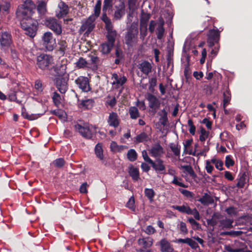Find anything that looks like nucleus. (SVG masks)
I'll use <instances>...</instances> for the list:
<instances>
[{
	"instance_id": "obj_39",
	"label": "nucleus",
	"mask_w": 252,
	"mask_h": 252,
	"mask_svg": "<svg viewBox=\"0 0 252 252\" xmlns=\"http://www.w3.org/2000/svg\"><path fill=\"white\" fill-rule=\"evenodd\" d=\"M145 196L152 202L156 195V192L153 189L145 188L144 189Z\"/></svg>"
},
{
	"instance_id": "obj_56",
	"label": "nucleus",
	"mask_w": 252,
	"mask_h": 252,
	"mask_svg": "<svg viewBox=\"0 0 252 252\" xmlns=\"http://www.w3.org/2000/svg\"><path fill=\"white\" fill-rule=\"evenodd\" d=\"M17 94L16 92H13L9 94L8 98L11 101H15L18 104H21L22 101L17 98Z\"/></svg>"
},
{
	"instance_id": "obj_20",
	"label": "nucleus",
	"mask_w": 252,
	"mask_h": 252,
	"mask_svg": "<svg viewBox=\"0 0 252 252\" xmlns=\"http://www.w3.org/2000/svg\"><path fill=\"white\" fill-rule=\"evenodd\" d=\"M159 244L161 252H172L174 251L171 244L165 238L162 239L159 242Z\"/></svg>"
},
{
	"instance_id": "obj_7",
	"label": "nucleus",
	"mask_w": 252,
	"mask_h": 252,
	"mask_svg": "<svg viewBox=\"0 0 252 252\" xmlns=\"http://www.w3.org/2000/svg\"><path fill=\"white\" fill-rule=\"evenodd\" d=\"M43 45L47 50L52 51L54 50L56 44V39L50 32H46L42 37Z\"/></svg>"
},
{
	"instance_id": "obj_64",
	"label": "nucleus",
	"mask_w": 252,
	"mask_h": 252,
	"mask_svg": "<svg viewBox=\"0 0 252 252\" xmlns=\"http://www.w3.org/2000/svg\"><path fill=\"white\" fill-rule=\"evenodd\" d=\"M156 230L155 229V228L151 225H148L146 227L145 230V232L148 235L153 234L155 233H156Z\"/></svg>"
},
{
	"instance_id": "obj_5",
	"label": "nucleus",
	"mask_w": 252,
	"mask_h": 252,
	"mask_svg": "<svg viewBox=\"0 0 252 252\" xmlns=\"http://www.w3.org/2000/svg\"><path fill=\"white\" fill-rule=\"evenodd\" d=\"M52 62V57L47 54H40L37 57L36 64L42 70L48 69Z\"/></svg>"
},
{
	"instance_id": "obj_23",
	"label": "nucleus",
	"mask_w": 252,
	"mask_h": 252,
	"mask_svg": "<svg viewBox=\"0 0 252 252\" xmlns=\"http://www.w3.org/2000/svg\"><path fill=\"white\" fill-rule=\"evenodd\" d=\"M60 8L59 13L57 14L59 18H62L65 16L69 12L68 6L63 1H61L58 5Z\"/></svg>"
},
{
	"instance_id": "obj_19",
	"label": "nucleus",
	"mask_w": 252,
	"mask_h": 252,
	"mask_svg": "<svg viewBox=\"0 0 252 252\" xmlns=\"http://www.w3.org/2000/svg\"><path fill=\"white\" fill-rule=\"evenodd\" d=\"M63 60L61 63L57 64L54 67V71L59 77H62L66 73V64Z\"/></svg>"
},
{
	"instance_id": "obj_2",
	"label": "nucleus",
	"mask_w": 252,
	"mask_h": 252,
	"mask_svg": "<svg viewBox=\"0 0 252 252\" xmlns=\"http://www.w3.org/2000/svg\"><path fill=\"white\" fill-rule=\"evenodd\" d=\"M138 28L137 23H132L125 36V44L129 47L135 46L138 41Z\"/></svg>"
},
{
	"instance_id": "obj_16",
	"label": "nucleus",
	"mask_w": 252,
	"mask_h": 252,
	"mask_svg": "<svg viewBox=\"0 0 252 252\" xmlns=\"http://www.w3.org/2000/svg\"><path fill=\"white\" fill-rule=\"evenodd\" d=\"M151 165L157 173H165V166L163 164V161L160 158L157 159L155 162L153 161Z\"/></svg>"
},
{
	"instance_id": "obj_58",
	"label": "nucleus",
	"mask_w": 252,
	"mask_h": 252,
	"mask_svg": "<svg viewBox=\"0 0 252 252\" xmlns=\"http://www.w3.org/2000/svg\"><path fill=\"white\" fill-rule=\"evenodd\" d=\"M140 38L143 40L147 34V26H140Z\"/></svg>"
},
{
	"instance_id": "obj_62",
	"label": "nucleus",
	"mask_w": 252,
	"mask_h": 252,
	"mask_svg": "<svg viewBox=\"0 0 252 252\" xmlns=\"http://www.w3.org/2000/svg\"><path fill=\"white\" fill-rule=\"evenodd\" d=\"M234 164V160L230 156H227L225 158V165L227 167L233 166Z\"/></svg>"
},
{
	"instance_id": "obj_49",
	"label": "nucleus",
	"mask_w": 252,
	"mask_h": 252,
	"mask_svg": "<svg viewBox=\"0 0 252 252\" xmlns=\"http://www.w3.org/2000/svg\"><path fill=\"white\" fill-rule=\"evenodd\" d=\"M64 159L62 158H57L52 162V164H53L55 167L58 168H62L64 166Z\"/></svg>"
},
{
	"instance_id": "obj_35",
	"label": "nucleus",
	"mask_w": 252,
	"mask_h": 252,
	"mask_svg": "<svg viewBox=\"0 0 252 252\" xmlns=\"http://www.w3.org/2000/svg\"><path fill=\"white\" fill-rule=\"evenodd\" d=\"M58 52L61 56H63L67 47V42L65 40H60L58 42Z\"/></svg>"
},
{
	"instance_id": "obj_41",
	"label": "nucleus",
	"mask_w": 252,
	"mask_h": 252,
	"mask_svg": "<svg viewBox=\"0 0 252 252\" xmlns=\"http://www.w3.org/2000/svg\"><path fill=\"white\" fill-rule=\"evenodd\" d=\"M181 168L184 169L186 172L188 173L189 175L194 180L197 178V175L195 173L193 169L190 165H181Z\"/></svg>"
},
{
	"instance_id": "obj_9",
	"label": "nucleus",
	"mask_w": 252,
	"mask_h": 252,
	"mask_svg": "<svg viewBox=\"0 0 252 252\" xmlns=\"http://www.w3.org/2000/svg\"><path fill=\"white\" fill-rule=\"evenodd\" d=\"M95 27L94 21L92 18L89 17L82 24L80 28L79 32L80 34L84 33L85 36H88Z\"/></svg>"
},
{
	"instance_id": "obj_50",
	"label": "nucleus",
	"mask_w": 252,
	"mask_h": 252,
	"mask_svg": "<svg viewBox=\"0 0 252 252\" xmlns=\"http://www.w3.org/2000/svg\"><path fill=\"white\" fill-rule=\"evenodd\" d=\"M123 145H118L116 142L112 141L111 143L110 148L111 149V151L113 152H115L116 151L120 152L123 150Z\"/></svg>"
},
{
	"instance_id": "obj_12",
	"label": "nucleus",
	"mask_w": 252,
	"mask_h": 252,
	"mask_svg": "<svg viewBox=\"0 0 252 252\" xmlns=\"http://www.w3.org/2000/svg\"><path fill=\"white\" fill-rule=\"evenodd\" d=\"M55 84L58 90L64 94L68 90L67 80L64 77H58L55 79Z\"/></svg>"
},
{
	"instance_id": "obj_4",
	"label": "nucleus",
	"mask_w": 252,
	"mask_h": 252,
	"mask_svg": "<svg viewBox=\"0 0 252 252\" xmlns=\"http://www.w3.org/2000/svg\"><path fill=\"white\" fill-rule=\"evenodd\" d=\"M43 24L53 31L57 35L62 33V30L58 20L54 17H47L43 21Z\"/></svg>"
},
{
	"instance_id": "obj_29",
	"label": "nucleus",
	"mask_w": 252,
	"mask_h": 252,
	"mask_svg": "<svg viewBox=\"0 0 252 252\" xmlns=\"http://www.w3.org/2000/svg\"><path fill=\"white\" fill-rule=\"evenodd\" d=\"M171 207L182 213H185L188 215L191 214V209L187 205H183L182 206L173 205Z\"/></svg>"
},
{
	"instance_id": "obj_11",
	"label": "nucleus",
	"mask_w": 252,
	"mask_h": 252,
	"mask_svg": "<svg viewBox=\"0 0 252 252\" xmlns=\"http://www.w3.org/2000/svg\"><path fill=\"white\" fill-rule=\"evenodd\" d=\"M75 84L82 92L87 93L91 90L89 79L84 76H79L75 80Z\"/></svg>"
},
{
	"instance_id": "obj_18",
	"label": "nucleus",
	"mask_w": 252,
	"mask_h": 252,
	"mask_svg": "<svg viewBox=\"0 0 252 252\" xmlns=\"http://www.w3.org/2000/svg\"><path fill=\"white\" fill-rule=\"evenodd\" d=\"M107 123L109 126H113L115 128L117 127L119 124L120 121L118 114L116 112H112L109 114Z\"/></svg>"
},
{
	"instance_id": "obj_40",
	"label": "nucleus",
	"mask_w": 252,
	"mask_h": 252,
	"mask_svg": "<svg viewBox=\"0 0 252 252\" xmlns=\"http://www.w3.org/2000/svg\"><path fill=\"white\" fill-rule=\"evenodd\" d=\"M169 147L171 151L173 153V154L176 156L179 157L180 156V149L181 146L178 144H175L174 143H171L169 144Z\"/></svg>"
},
{
	"instance_id": "obj_13",
	"label": "nucleus",
	"mask_w": 252,
	"mask_h": 252,
	"mask_svg": "<svg viewBox=\"0 0 252 252\" xmlns=\"http://www.w3.org/2000/svg\"><path fill=\"white\" fill-rule=\"evenodd\" d=\"M146 98L149 101V107L155 113L160 106V103L158 99L155 95L150 93L147 94Z\"/></svg>"
},
{
	"instance_id": "obj_24",
	"label": "nucleus",
	"mask_w": 252,
	"mask_h": 252,
	"mask_svg": "<svg viewBox=\"0 0 252 252\" xmlns=\"http://www.w3.org/2000/svg\"><path fill=\"white\" fill-rule=\"evenodd\" d=\"M94 102V101L93 99L82 100L81 102L78 103V106L80 109H90L93 107Z\"/></svg>"
},
{
	"instance_id": "obj_32",
	"label": "nucleus",
	"mask_w": 252,
	"mask_h": 252,
	"mask_svg": "<svg viewBox=\"0 0 252 252\" xmlns=\"http://www.w3.org/2000/svg\"><path fill=\"white\" fill-rule=\"evenodd\" d=\"M128 173L132 180L137 181L139 179V172L138 168L131 166L129 168Z\"/></svg>"
},
{
	"instance_id": "obj_31",
	"label": "nucleus",
	"mask_w": 252,
	"mask_h": 252,
	"mask_svg": "<svg viewBox=\"0 0 252 252\" xmlns=\"http://www.w3.org/2000/svg\"><path fill=\"white\" fill-rule=\"evenodd\" d=\"M151 18V14L142 10L140 18V26H147L148 22Z\"/></svg>"
},
{
	"instance_id": "obj_63",
	"label": "nucleus",
	"mask_w": 252,
	"mask_h": 252,
	"mask_svg": "<svg viewBox=\"0 0 252 252\" xmlns=\"http://www.w3.org/2000/svg\"><path fill=\"white\" fill-rule=\"evenodd\" d=\"M142 156L144 160L149 164H151L153 160H152L148 156L147 152L146 150H143L142 152Z\"/></svg>"
},
{
	"instance_id": "obj_34",
	"label": "nucleus",
	"mask_w": 252,
	"mask_h": 252,
	"mask_svg": "<svg viewBox=\"0 0 252 252\" xmlns=\"http://www.w3.org/2000/svg\"><path fill=\"white\" fill-rule=\"evenodd\" d=\"M114 45H111L109 43L105 42L100 45L101 52L104 55H107L111 52Z\"/></svg>"
},
{
	"instance_id": "obj_27",
	"label": "nucleus",
	"mask_w": 252,
	"mask_h": 252,
	"mask_svg": "<svg viewBox=\"0 0 252 252\" xmlns=\"http://www.w3.org/2000/svg\"><path fill=\"white\" fill-rule=\"evenodd\" d=\"M138 244L142 245L143 248L146 249L151 247L153 243V239L151 237H146L138 239Z\"/></svg>"
},
{
	"instance_id": "obj_3",
	"label": "nucleus",
	"mask_w": 252,
	"mask_h": 252,
	"mask_svg": "<svg viewBox=\"0 0 252 252\" xmlns=\"http://www.w3.org/2000/svg\"><path fill=\"white\" fill-rule=\"evenodd\" d=\"M214 28L209 30L207 34V43L209 47L218 45L220 40V31L215 26Z\"/></svg>"
},
{
	"instance_id": "obj_48",
	"label": "nucleus",
	"mask_w": 252,
	"mask_h": 252,
	"mask_svg": "<svg viewBox=\"0 0 252 252\" xmlns=\"http://www.w3.org/2000/svg\"><path fill=\"white\" fill-rule=\"evenodd\" d=\"M90 61L91 62V64L93 65V67L97 69L98 68V66L99 64L100 60L99 58L96 56L94 55H90Z\"/></svg>"
},
{
	"instance_id": "obj_33",
	"label": "nucleus",
	"mask_w": 252,
	"mask_h": 252,
	"mask_svg": "<svg viewBox=\"0 0 252 252\" xmlns=\"http://www.w3.org/2000/svg\"><path fill=\"white\" fill-rule=\"evenodd\" d=\"M21 115L23 118L29 121L34 120L37 118V116L36 114H28L24 106H23L21 108Z\"/></svg>"
},
{
	"instance_id": "obj_1",
	"label": "nucleus",
	"mask_w": 252,
	"mask_h": 252,
	"mask_svg": "<svg viewBox=\"0 0 252 252\" xmlns=\"http://www.w3.org/2000/svg\"><path fill=\"white\" fill-rule=\"evenodd\" d=\"M35 5L32 0H26L19 5L16 11V17L24 33L33 38L37 33L38 24L32 17L34 13Z\"/></svg>"
},
{
	"instance_id": "obj_37",
	"label": "nucleus",
	"mask_w": 252,
	"mask_h": 252,
	"mask_svg": "<svg viewBox=\"0 0 252 252\" xmlns=\"http://www.w3.org/2000/svg\"><path fill=\"white\" fill-rule=\"evenodd\" d=\"M94 152L96 156L100 160L103 159V151L102 149V145L100 143H98L95 146Z\"/></svg>"
},
{
	"instance_id": "obj_52",
	"label": "nucleus",
	"mask_w": 252,
	"mask_h": 252,
	"mask_svg": "<svg viewBox=\"0 0 252 252\" xmlns=\"http://www.w3.org/2000/svg\"><path fill=\"white\" fill-rule=\"evenodd\" d=\"M188 221L192 225L194 229L199 230L201 228L200 224L198 222H197L193 218L191 217L189 218L188 219Z\"/></svg>"
},
{
	"instance_id": "obj_25",
	"label": "nucleus",
	"mask_w": 252,
	"mask_h": 252,
	"mask_svg": "<svg viewBox=\"0 0 252 252\" xmlns=\"http://www.w3.org/2000/svg\"><path fill=\"white\" fill-rule=\"evenodd\" d=\"M164 22L162 18L159 19V23L157 28V37L158 39H161L163 36L165 29L164 28Z\"/></svg>"
},
{
	"instance_id": "obj_8",
	"label": "nucleus",
	"mask_w": 252,
	"mask_h": 252,
	"mask_svg": "<svg viewBox=\"0 0 252 252\" xmlns=\"http://www.w3.org/2000/svg\"><path fill=\"white\" fill-rule=\"evenodd\" d=\"M13 43L12 36L10 32L2 31L0 33V46L1 49L9 48Z\"/></svg>"
},
{
	"instance_id": "obj_43",
	"label": "nucleus",
	"mask_w": 252,
	"mask_h": 252,
	"mask_svg": "<svg viewBox=\"0 0 252 252\" xmlns=\"http://www.w3.org/2000/svg\"><path fill=\"white\" fill-rule=\"evenodd\" d=\"M130 117L132 119L135 120L140 116L138 109L135 106L130 107L129 109Z\"/></svg>"
},
{
	"instance_id": "obj_10",
	"label": "nucleus",
	"mask_w": 252,
	"mask_h": 252,
	"mask_svg": "<svg viewBox=\"0 0 252 252\" xmlns=\"http://www.w3.org/2000/svg\"><path fill=\"white\" fill-rule=\"evenodd\" d=\"M92 127V126H82L79 124H77L74 126L75 130L79 132L82 137L87 139H91L93 137V133L91 129Z\"/></svg>"
},
{
	"instance_id": "obj_15",
	"label": "nucleus",
	"mask_w": 252,
	"mask_h": 252,
	"mask_svg": "<svg viewBox=\"0 0 252 252\" xmlns=\"http://www.w3.org/2000/svg\"><path fill=\"white\" fill-rule=\"evenodd\" d=\"M113 7V0H104L102 6V14L101 19L102 21L111 20L107 16V11H112Z\"/></svg>"
},
{
	"instance_id": "obj_59",
	"label": "nucleus",
	"mask_w": 252,
	"mask_h": 252,
	"mask_svg": "<svg viewBox=\"0 0 252 252\" xmlns=\"http://www.w3.org/2000/svg\"><path fill=\"white\" fill-rule=\"evenodd\" d=\"M135 200L133 196L129 198L128 201L126 203V206L131 210L134 209Z\"/></svg>"
},
{
	"instance_id": "obj_38",
	"label": "nucleus",
	"mask_w": 252,
	"mask_h": 252,
	"mask_svg": "<svg viewBox=\"0 0 252 252\" xmlns=\"http://www.w3.org/2000/svg\"><path fill=\"white\" fill-rule=\"evenodd\" d=\"M137 1V0H128V16H131L136 10Z\"/></svg>"
},
{
	"instance_id": "obj_54",
	"label": "nucleus",
	"mask_w": 252,
	"mask_h": 252,
	"mask_svg": "<svg viewBox=\"0 0 252 252\" xmlns=\"http://www.w3.org/2000/svg\"><path fill=\"white\" fill-rule=\"evenodd\" d=\"M87 62L85 59L82 57H80L78 61L76 62V66L79 68H83L85 67L87 65Z\"/></svg>"
},
{
	"instance_id": "obj_26",
	"label": "nucleus",
	"mask_w": 252,
	"mask_h": 252,
	"mask_svg": "<svg viewBox=\"0 0 252 252\" xmlns=\"http://www.w3.org/2000/svg\"><path fill=\"white\" fill-rule=\"evenodd\" d=\"M37 10L40 17L44 16L47 12L46 2L43 0L39 1L37 6Z\"/></svg>"
},
{
	"instance_id": "obj_53",
	"label": "nucleus",
	"mask_w": 252,
	"mask_h": 252,
	"mask_svg": "<svg viewBox=\"0 0 252 252\" xmlns=\"http://www.w3.org/2000/svg\"><path fill=\"white\" fill-rule=\"evenodd\" d=\"M157 80L156 77H152L149 80V90L150 92H153L154 88L157 86Z\"/></svg>"
},
{
	"instance_id": "obj_47",
	"label": "nucleus",
	"mask_w": 252,
	"mask_h": 252,
	"mask_svg": "<svg viewBox=\"0 0 252 252\" xmlns=\"http://www.w3.org/2000/svg\"><path fill=\"white\" fill-rule=\"evenodd\" d=\"M52 98L54 105L58 107H59L61 103V96L60 94L56 92H54Z\"/></svg>"
},
{
	"instance_id": "obj_14",
	"label": "nucleus",
	"mask_w": 252,
	"mask_h": 252,
	"mask_svg": "<svg viewBox=\"0 0 252 252\" xmlns=\"http://www.w3.org/2000/svg\"><path fill=\"white\" fill-rule=\"evenodd\" d=\"M116 10L114 13V18L116 20H120L125 14L126 7L123 1L120 0L118 5L115 6Z\"/></svg>"
},
{
	"instance_id": "obj_46",
	"label": "nucleus",
	"mask_w": 252,
	"mask_h": 252,
	"mask_svg": "<svg viewBox=\"0 0 252 252\" xmlns=\"http://www.w3.org/2000/svg\"><path fill=\"white\" fill-rule=\"evenodd\" d=\"M127 159L131 162L135 161L137 158V154L134 149L129 150L127 153Z\"/></svg>"
},
{
	"instance_id": "obj_36",
	"label": "nucleus",
	"mask_w": 252,
	"mask_h": 252,
	"mask_svg": "<svg viewBox=\"0 0 252 252\" xmlns=\"http://www.w3.org/2000/svg\"><path fill=\"white\" fill-rule=\"evenodd\" d=\"M233 220H232L225 219H223L220 221V226L223 229H230L233 227L232 223Z\"/></svg>"
},
{
	"instance_id": "obj_55",
	"label": "nucleus",
	"mask_w": 252,
	"mask_h": 252,
	"mask_svg": "<svg viewBox=\"0 0 252 252\" xmlns=\"http://www.w3.org/2000/svg\"><path fill=\"white\" fill-rule=\"evenodd\" d=\"M101 1L100 0H97L94 7V14L95 16L98 17L100 13Z\"/></svg>"
},
{
	"instance_id": "obj_17",
	"label": "nucleus",
	"mask_w": 252,
	"mask_h": 252,
	"mask_svg": "<svg viewBox=\"0 0 252 252\" xmlns=\"http://www.w3.org/2000/svg\"><path fill=\"white\" fill-rule=\"evenodd\" d=\"M149 152L152 157H160L163 153V149L159 143H158L152 146Z\"/></svg>"
},
{
	"instance_id": "obj_22",
	"label": "nucleus",
	"mask_w": 252,
	"mask_h": 252,
	"mask_svg": "<svg viewBox=\"0 0 252 252\" xmlns=\"http://www.w3.org/2000/svg\"><path fill=\"white\" fill-rule=\"evenodd\" d=\"M138 68L146 75H148L152 71L151 64L147 61H144L138 65Z\"/></svg>"
},
{
	"instance_id": "obj_6",
	"label": "nucleus",
	"mask_w": 252,
	"mask_h": 252,
	"mask_svg": "<svg viewBox=\"0 0 252 252\" xmlns=\"http://www.w3.org/2000/svg\"><path fill=\"white\" fill-rule=\"evenodd\" d=\"M103 22L105 23V28L107 31V42L111 44V45L114 46L117 32L115 30H113V25L111 20H103Z\"/></svg>"
},
{
	"instance_id": "obj_45",
	"label": "nucleus",
	"mask_w": 252,
	"mask_h": 252,
	"mask_svg": "<svg viewBox=\"0 0 252 252\" xmlns=\"http://www.w3.org/2000/svg\"><path fill=\"white\" fill-rule=\"evenodd\" d=\"M148 136L147 134L145 132H142L139 134H138L135 137L134 142H135L137 143H142L145 141H147L148 140Z\"/></svg>"
},
{
	"instance_id": "obj_21",
	"label": "nucleus",
	"mask_w": 252,
	"mask_h": 252,
	"mask_svg": "<svg viewBox=\"0 0 252 252\" xmlns=\"http://www.w3.org/2000/svg\"><path fill=\"white\" fill-rule=\"evenodd\" d=\"M248 173L244 172L242 173H240L238 175V177L237 179V183L236 185V187L238 188H243L246 183V181H249V178L247 177Z\"/></svg>"
},
{
	"instance_id": "obj_60",
	"label": "nucleus",
	"mask_w": 252,
	"mask_h": 252,
	"mask_svg": "<svg viewBox=\"0 0 252 252\" xmlns=\"http://www.w3.org/2000/svg\"><path fill=\"white\" fill-rule=\"evenodd\" d=\"M179 190L182 194L187 197L192 198L193 197V193L189 190L183 189H179Z\"/></svg>"
},
{
	"instance_id": "obj_28",
	"label": "nucleus",
	"mask_w": 252,
	"mask_h": 252,
	"mask_svg": "<svg viewBox=\"0 0 252 252\" xmlns=\"http://www.w3.org/2000/svg\"><path fill=\"white\" fill-rule=\"evenodd\" d=\"M198 201L204 205L212 204L214 202L213 198L207 193H205L202 197L200 198Z\"/></svg>"
},
{
	"instance_id": "obj_44",
	"label": "nucleus",
	"mask_w": 252,
	"mask_h": 252,
	"mask_svg": "<svg viewBox=\"0 0 252 252\" xmlns=\"http://www.w3.org/2000/svg\"><path fill=\"white\" fill-rule=\"evenodd\" d=\"M223 107L225 108L231 100V94L229 90H226L223 94Z\"/></svg>"
},
{
	"instance_id": "obj_30",
	"label": "nucleus",
	"mask_w": 252,
	"mask_h": 252,
	"mask_svg": "<svg viewBox=\"0 0 252 252\" xmlns=\"http://www.w3.org/2000/svg\"><path fill=\"white\" fill-rule=\"evenodd\" d=\"M168 113L164 108L162 109L160 112L158 113V115L160 116L159 122L162 126H163L167 125L168 120L167 117Z\"/></svg>"
},
{
	"instance_id": "obj_61",
	"label": "nucleus",
	"mask_w": 252,
	"mask_h": 252,
	"mask_svg": "<svg viewBox=\"0 0 252 252\" xmlns=\"http://www.w3.org/2000/svg\"><path fill=\"white\" fill-rule=\"evenodd\" d=\"M201 123L203 124H204L206 127L209 130H211L212 129V122L209 119L205 118L203 119L202 121L201 122Z\"/></svg>"
},
{
	"instance_id": "obj_51",
	"label": "nucleus",
	"mask_w": 252,
	"mask_h": 252,
	"mask_svg": "<svg viewBox=\"0 0 252 252\" xmlns=\"http://www.w3.org/2000/svg\"><path fill=\"white\" fill-rule=\"evenodd\" d=\"M209 132L206 131L203 127H200V135L199 140L201 142H204L209 136Z\"/></svg>"
},
{
	"instance_id": "obj_42",
	"label": "nucleus",
	"mask_w": 252,
	"mask_h": 252,
	"mask_svg": "<svg viewBox=\"0 0 252 252\" xmlns=\"http://www.w3.org/2000/svg\"><path fill=\"white\" fill-rule=\"evenodd\" d=\"M168 174H169L170 175L173 176V177H174V179H173V181L171 182L172 184H174L177 186H178L181 187L185 188L188 187L187 185H186L185 184H183V183H181L179 181V180L181 181L182 180V178H178L176 176L174 175L170 171H169Z\"/></svg>"
},
{
	"instance_id": "obj_57",
	"label": "nucleus",
	"mask_w": 252,
	"mask_h": 252,
	"mask_svg": "<svg viewBox=\"0 0 252 252\" xmlns=\"http://www.w3.org/2000/svg\"><path fill=\"white\" fill-rule=\"evenodd\" d=\"M188 126H189V133L194 135L195 132L196 127L195 126L193 125V123L192 120L191 119H189L188 121Z\"/></svg>"
}]
</instances>
